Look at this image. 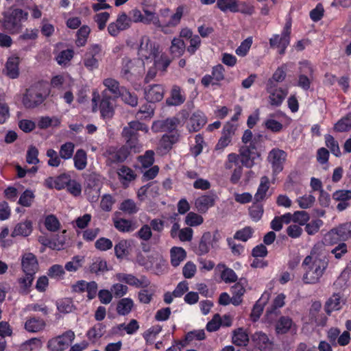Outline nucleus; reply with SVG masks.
I'll list each match as a JSON object with an SVG mask.
<instances>
[{"instance_id": "obj_1", "label": "nucleus", "mask_w": 351, "mask_h": 351, "mask_svg": "<svg viewBox=\"0 0 351 351\" xmlns=\"http://www.w3.org/2000/svg\"><path fill=\"white\" fill-rule=\"evenodd\" d=\"M263 136L258 134L253 136L252 132L247 129L241 138L244 145L240 147L241 163L247 168H252L256 164V160L261 159Z\"/></svg>"}, {"instance_id": "obj_2", "label": "nucleus", "mask_w": 351, "mask_h": 351, "mask_svg": "<svg viewBox=\"0 0 351 351\" xmlns=\"http://www.w3.org/2000/svg\"><path fill=\"white\" fill-rule=\"evenodd\" d=\"M328 265V259L326 256L315 257L307 256L305 257L302 267L305 270L302 280L306 284H316L319 282L325 270Z\"/></svg>"}, {"instance_id": "obj_3", "label": "nucleus", "mask_w": 351, "mask_h": 351, "mask_svg": "<svg viewBox=\"0 0 351 351\" xmlns=\"http://www.w3.org/2000/svg\"><path fill=\"white\" fill-rule=\"evenodd\" d=\"M50 90L42 82H37L27 88L22 103L25 108L33 109L42 104L48 97Z\"/></svg>"}, {"instance_id": "obj_4", "label": "nucleus", "mask_w": 351, "mask_h": 351, "mask_svg": "<svg viewBox=\"0 0 351 351\" xmlns=\"http://www.w3.org/2000/svg\"><path fill=\"white\" fill-rule=\"evenodd\" d=\"M28 12L20 8L12 9L3 14V18L0 19L3 29L11 34H19L22 28V21L27 19Z\"/></svg>"}, {"instance_id": "obj_5", "label": "nucleus", "mask_w": 351, "mask_h": 351, "mask_svg": "<svg viewBox=\"0 0 351 351\" xmlns=\"http://www.w3.org/2000/svg\"><path fill=\"white\" fill-rule=\"evenodd\" d=\"M138 131L147 132L148 128L145 124L138 121H130L122 131V136L125 141V145L129 147L134 153L139 152L141 147L138 139Z\"/></svg>"}, {"instance_id": "obj_6", "label": "nucleus", "mask_w": 351, "mask_h": 351, "mask_svg": "<svg viewBox=\"0 0 351 351\" xmlns=\"http://www.w3.org/2000/svg\"><path fill=\"white\" fill-rule=\"evenodd\" d=\"M138 54L145 60L154 59L155 66L160 62V60H157L160 55L159 46L152 43L147 36L141 37Z\"/></svg>"}, {"instance_id": "obj_7", "label": "nucleus", "mask_w": 351, "mask_h": 351, "mask_svg": "<svg viewBox=\"0 0 351 351\" xmlns=\"http://www.w3.org/2000/svg\"><path fill=\"white\" fill-rule=\"evenodd\" d=\"M220 239V234L217 230L204 232L199 240L196 254L202 256L208 253L210 249L217 247Z\"/></svg>"}, {"instance_id": "obj_8", "label": "nucleus", "mask_w": 351, "mask_h": 351, "mask_svg": "<svg viewBox=\"0 0 351 351\" xmlns=\"http://www.w3.org/2000/svg\"><path fill=\"white\" fill-rule=\"evenodd\" d=\"M75 333L69 330L61 335L50 339L47 347L51 351H62L67 348L75 339Z\"/></svg>"}, {"instance_id": "obj_9", "label": "nucleus", "mask_w": 351, "mask_h": 351, "mask_svg": "<svg viewBox=\"0 0 351 351\" xmlns=\"http://www.w3.org/2000/svg\"><path fill=\"white\" fill-rule=\"evenodd\" d=\"M287 156V154L278 148H274L269 152L267 161L271 165L274 174H278L283 170Z\"/></svg>"}, {"instance_id": "obj_10", "label": "nucleus", "mask_w": 351, "mask_h": 351, "mask_svg": "<svg viewBox=\"0 0 351 351\" xmlns=\"http://www.w3.org/2000/svg\"><path fill=\"white\" fill-rule=\"evenodd\" d=\"M21 267L24 274L35 276L39 269L36 256L30 252L25 253L21 258Z\"/></svg>"}, {"instance_id": "obj_11", "label": "nucleus", "mask_w": 351, "mask_h": 351, "mask_svg": "<svg viewBox=\"0 0 351 351\" xmlns=\"http://www.w3.org/2000/svg\"><path fill=\"white\" fill-rule=\"evenodd\" d=\"M285 295L283 293L278 295L273 301V304L270 308H267L265 313V319L269 324L276 321L280 311L279 308L285 305Z\"/></svg>"}, {"instance_id": "obj_12", "label": "nucleus", "mask_w": 351, "mask_h": 351, "mask_svg": "<svg viewBox=\"0 0 351 351\" xmlns=\"http://www.w3.org/2000/svg\"><path fill=\"white\" fill-rule=\"evenodd\" d=\"M116 278L120 282H124L137 288L147 287L149 285V281L145 276H142L141 279H138L132 274L119 273L116 275Z\"/></svg>"}, {"instance_id": "obj_13", "label": "nucleus", "mask_w": 351, "mask_h": 351, "mask_svg": "<svg viewBox=\"0 0 351 351\" xmlns=\"http://www.w3.org/2000/svg\"><path fill=\"white\" fill-rule=\"evenodd\" d=\"M207 123V118L200 110L194 112L189 118L188 129L190 132H198Z\"/></svg>"}, {"instance_id": "obj_14", "label": "nucleus", "mask_w": 351, "mask_h": 351, "mask_svg": "<svg viewBox=\"0 0 351 351\" xmlns=\"http://www.w3.org/2000/svg\"><path fill=\"white\" fill-rule=\"evenodd\" d=\"M145 98L149 103H155L161 101L164 97L165 90L162 85L154 84L145 88Z\"/></svg>"}, {"instance_id": "obj_15", "label": "nucleus", "mask_w": 351, "mask_h": 351, "mask_svg": "<svg viewBox=\"0 0 351 351\" xmlns=\"http://www.w3.org/2000/svg\"><path fill=\"white\" fill-rule=\"evenodd\" d=\"M216 198L217 195L213 193L202 195L196 199L195 207L199 213H205L209 208L215 205Z\"/></svg>"}, {"instance_id": "obj_16", "label": "nucleus", "mask_w": 351, "mask_h": 351, "mask_svg": "<svg viewBox=\"0 0 351 351\" xmlns=\"http://www.w3.org/2000/svg\"><path fill=\"white\" fill-rule=\"evenodd\" d=\"M180 121L176 117L168 118L154 122L152 128L156 132H173L179 124Z\"/></svg>"}, {"instance_id": "obj_17", "label": "nucleus", "mask_w": 351, "mask_h": 351, "mask_svg": "<svg viewBox=\"0 0 351 351\" xmlns=\"http://www.w3.org/2000/svg\"><path fill=\"white\" fill-rule=\"evenodd\" d=\"M337 235L341 241H346L351 238V221L339 225L338 227L332 229L326 237L331 238Z\"/></svg>"}, {"instance_id": "obj_18", "label": "nucleus", "mask_w": 351, "mask_h": 351, "mask_svg": "<svg viewBox=\"0 0 351 351\" xmlns=\"http://www.w3.org/2000/svg\"><path fill=\"white\" fill-rule=\"evenodd\" d=\"M101 116L104 119H110L114 114V108L110 102V97L106 95L104 90L102 93V99L99 105Z\"/></svg>"}, {"instance_id": "obj_19", "label": "nucleus", "mask_w": 351, "mask_h": 351, "mask_svg": "<svg viewBox=\"0 0 351 351\" xmlns=\"http://www.w3.org/2000/svg\"><path fill=\"white\" fill-rule=\"evenodd\" d=\"M132 152L133 151L130 150L129 147L124 145L117 151L110 152L108 161L110 163L123 162L127 159Z\"/></svg>"}, {"instance_id": "obj_20", "label": "nucleus", "mask_w": 351, "mask_h": 351, "mask_svg": "<svg viewBox=\"0 0 351 351\" xmlns=\"http://www.w3.org/2000/svg\"><path fill=\"white\" fill-rule=\"evenodd\" d=\"M267 90L270 93L269 104L274 106H280L282 101L284 100V99L285 98V97L287 95V90H284L281 88H276V87H275V88H268L267 87Z\"/></svg>"}, {"instance_id": "obj_21", "label": "nucleus", "mask_w": 351, "mask_h": 351, "mask_svg": "<svg viewBox=\"0 0 351 351\" xmlns=\"http://www.w3.org/2000/svg\"><path fill=\"white\" fill-rule=\"evenodd\" d=\"M179 139V134L177 132L170 135L164 134L159 143V149L162 154L167 153L171 148L172 145Z\"/></svg>"}, {"instance_id": "obj_22", "label": "nucleus", "mask_w": 351, "mask_h": 351, "mask_svg": "<svg viewBox=\"0 0 351 351\" xmlns=\"http://www.w3.org/2000/svg\"><path fill=\"white\" fill-rule=\"evenodd\" d=\"M19 58H10L5 64L6 75L11 79H16L19 75Z\"/></svg>"}, {"instance_id": "obj_23", "label": "nucleus", "mask_w": 351, "mask_h": 351, "mask_svg": "<svg viewBox=\"0 0 351 351\" xmlns=\"http://www.w3.org/2000/svg\"><path fill=\"white\" fill-rule=\"evenodd\" d=\"M185 101V97L180 93V88L177 85L172 87L171 97L167 98L166 103L168 106H179Z\"/></svg>"}, {"instance_id": "obj_24", "label": "nucleus", "mask_w": 351, "mask_h": 351, "mask_svg": "<svg viewBox=\"0 0 351 351\" xmlns=\"http://www.w3.org/2000/svg\"><path fill=\"white\" fill-rule=\"evenodd\" d=\"M293 324L292 319L287 316H281L276 321L275 329L278 335H284L288 332Z\"/></svg>"}, {"instance_id": "obj_25", "label": "nucleus", "mask_w": 351, "mask_h": 351, "mask_svg": "<svg viewBox=\"0 0 351 351\" xmlns=\"http://www.w3.org/2000/svg\"><path fill=\"white\" fill-rule=\"evenodd\" d=\"M171 263L173 267H178L186 257V251L180 247H173L170 250Z\"/></svg>"}, {"instance_id": "obj_26", "label": "nucleus", "mask_w": 351, "mask_h": 351, "mask_svg": "<svg viewBox=\"0 0 351 351\" xmlns=\"http://www.w3.org/2000/svg\"><path fill=\"white\" fill-rule=\"evenodd\" d=\"M35 276L25 274V276L18 279L19 285V293L23 295H27L30 292V287L32 285Z\"/></svg>"}, {"instance_id": "obj_27", "label": "nucleus", "mask_w": 351, "mask_h": 351, "mask_svg": "<svg viewBox=\"0 0 351 351\" xmlns=\"http://www.w3.org/2000/svg\"><path fill=\"white\" fill-rule=\"evenodd\" d=\"M133 306V300L129 298H124L117 302V312L118 315L125 316L132 311Z\"/></svg>"}, {"instance_id": "obj_28", "label": "nucleus", "mask_w": 351, "mask_h": 351, "mask_svg": "<svg viewBox=\"0 0 351 351\" xmlns=\"http://www.w3.org/2000/svg\"><path fill=\"white\" fill-rule=\"evenodd\" d=\"M341 302L340 295L334 293L326 302L324 308L326 313L330 315L332 311L339 310L341 308Z\"/></svg>"}, {"instance_id": "obj_29", "label": "nucleus", "mask_w": 351, "mask_h": 351, "mask_svg": "<svg viewBox=\"0 0 351 351\" xmlns=\"http://www.w3.org/2000/svg\"><path fill=\"white\" fill-rule=\"evenodd\" d=\"M104 85L113 95L114 98L119 97L125 88V87L119 86L118 81L112 78H107L104 80Z\"/></svg>"}, {"instance_id": "obj_30", "label": "nucleus", "mask_w": 351, "mask_h": 351, "mask_svg": "<svg viewBox=\"0 0 351 351\" xmlns=\"http://www.w3.org/2000/svg\"><path fill=\"white\" fill-rule=\"evenodd\" d=\"M45 326V322L43 319L32 317L27 319L25 324V328L32 332H36L42 330Z\"/></svg>"}, {"instance_id": "obj_31", "label": "nucleus", "mask_w": 351, "mask_h": 351, "mask_svg": "<svg viewBox=\"0 0 351 351\" xmlns=\"http://www.w3.org/2000/svg\"><path fill=\"white\" fill-rule=\"evenodd\" d=\"M245 289L241 282L236 283L231 288V293L232 297L231 298V303L234 306L239 305L242 302V296L243 295Z\"/></svg>"}, {"instance_id": "obj_32", "label": "nucleus", "mask_w": 351, "mask_h": 351, "mask_svg": "<svg viewBox=\"0 0 351 351\" xmlns=\"http://www.w3.org/2000/svg\"><path fill=\"white\" fill-rule=\"evenodd\" d=\"M249 341V337L246 332L239 328L235 330L232 335V343L238 346H245Z\"/></svg>"}, {"instance_id": "obj_33", "label": "nucleus", "mask_w": 351, "mask_h": 351, "mask_svg": "<svg viewBox=\"0 0 351 351\" xmlns=\"http://www.w3.org/2000/svg\"><path fill=\"white\" fill-rule=\"evenodd\" d=\"M32 231V224L30 221H25L22 223H18L12 232V236L21 235L27 237Z\"/></svg>"}, {"instance_id": "obj_34", "label": "nucleus", "mask_w": 351, "mask_h": 351, "mask_svg": "<svg viewBox=\"0 0 351 351\" xmlns=\"http://www.w3.org/2000/svg\"><path fill=\"white\" fill-rule=\"evenodd\" d=\"M74 166L77 170H83L87 165V155L86 152L80 149L75 152L73 157Z\"/></svg>"}, {"instance_id": "obj_35", "label": "nucleus", "mask_w": 351, "mask_h": 351, "mask_svg": "<svg viewBox=\"0 0 351 351\" xmlns=\"http://www.w3.org/2000/svg\"><path fill=\"white\" fill-rule=\"evenodd\" d=\"M269 189V178L267 176H263L261 179V183L258 190L254 195V199L256 202H259L264 199L266 193Z\"/></svg>"}, {"instance_id": "obj_36", "label": "nucleus", "mask_w": 351, "mask_h": 351, "mask_svg": "<svg viewBox=\"0 0 351 351\" xmlns=\"http://www.w3.org/2000/svg\"><path fill=\"white\" fill-rule=\"evenodd\" d=\"M186 46L184 42L180 38H174L171 41L170 51L176 57L182 56L185 50Z\"/></svg>"}, {"instance_id": "obj_37", "label": "nucleus", "mask_w": 351, "mask_h": 351, "mask_svg": "<svg viewBox=\"0 0 351 351\" xmlns=\"http://www.w3.org/2000/svg\"><path fill=\"white\" fill-rule=\"evenodd\" d=\"M252 340L260 350H265L271 344L267 335L262 332H257L252 336Z\"/></svg>"}, {"instance_id": "obj_38", "label": "nucleus", "mask_w": 351, "mask_h": 351, "mask_svg": "<svg viewBox=\"0 0 351 351\" xmlns=\"http://www.w3.org/2000/svg\"><path fill=\"white\" fill-rule=\"evenodd\" d=\"M217 6L222 12L229 10L232 12H237L239 11L237 0H217Z\"/></svg>"}, {"instance_id": "obj_39", "label": "nucleus", "mask_w": 351, "mask_h": 351, "mask_svg": "<svg viewBox=\"0 0 351 351\" xmlns=\"http://www.w3.org/2000/svg\"><path fill=\"white\" fill-rule=\"evenodd\" d=\"M106 332V325L102 323H97L87 332V337L89 339H97L101 337Z\"/></svg>"}, {"instance_id": "obj_40", "label": "nucleus", "mask_w": 351, "mask_h": 351, "mask_svg": "<svg viewBox=\"0 0 351 351\" xmlns=\"http://www.w3.org/2000/svg\"><path fill=\"white\" fill-rule=\"evenodd\" d=\"M286 77V72L282 67H278L272 75V77L269 79L267 83L268 88L276 87V82H282Z\"/></svg>"}, {"instance_id": "obj_41", "label": "nucleus", "mask_w": 351, "mask_h": 351, "mask_svg": "<svg viewBox=\"0 0 351 351\" xmlns=\"http://www.w3.org/2000/svg\"><path fill=\"white\" fill-rule=\"evenodd\" d=\"M334 129L339 132H347L351 130V112L338 121L335 125Z\"/></svg>"}, {"instance_id": "obj_42", "label": "nucleus", "mask_w": 351, "mask_h": 351, "mask_svg": "<svg viewBox=\"0 0 351 351\" xmlns=\"http://www.w3.org/2000/svg\"><path fill=\"white\" fill-rule=\"evenodd\" d=\"M107 263L106 261L97 258L90 265V271L97 275L108 271Z\"/></svg>"}, {"instance_id": "obj_43", "label": "nucleus", "mask_w": 351, "mask_h": 351, "mask_svg": "<svg viewBox=\"0 0 351 351\" xmlns=\"http://www.w3.org/2000/svg\"><path fill=\"white\" fill-rule=\"evenodd\" d=\"M114 226L118 230L123 232H132L135 229L132 221L125 219H114Z\"/></svg>"}, {"instance_id": "obj_44", "label": "nucleus", "mask_w": 351, "mask_h": 351, "mask_svg": "<svg viewBox=\"0 0 351 351\" xmlns=\"http://www.w3.org/2000/svg\"><path fill=\"white\" fill-rule=\"evenodd\" d=\"M130 243L127 240H121L114 246V254L117 258L122 259L128 254Z\"/></svg>"}, {"instance_id": "obj_45", "label": "nucleus", "mask_w": 351, "mask_h": 351, "mask_svg": "<svg viewBox=\"0 0 351 351\" xmlns=\"http://www.w3.org/2000/svg\"><path fill=\"white\" fill-rule=\"evenodd\" d=\"M90 32V28L86 25H84L78 29L77 32V38L75 41L77 47H82L86 45Z\"/></svg>"}, {"instance_id": "obj_46", "label": "nucleus", "mask_w": 351, "mask_h": 351, "mask_svg": "<svg viewBox=\"0 0 351 351\" xmlns=\"http://www.w3.org/2000/svg\"><path fill=\"white\" fill-rule=\"evenodd\" d=\"M119 209L128 215H133L138 211L136 203L131 199L124 200L120 205Z\"/></svg>"}, {"instance_id": "obj_47", "label": "nucleus", "mask_w": 351, "mask_h": 351, "mask_svg": "<svg viewBox=\"0 0 351 351\" xmlns=\"http://www.w3.org/2000/svg\"><path fill=\"white\" fill-rule=\"evenodd\" d=\"M325 141L326 146L330 149L332 154H334L337 157L341 156V154L339 144L337 141L335 140L332 136H331L330 134H326L325 136Z\"/></svg>"}, {"instance_id": "obj_48", "label": "nucleus", "mask_w": 351, "mask_h": 351, "mask_svg": "<svg viewBox=\"0 0 351 351\" xmlns=\"http://www.w3.org/2000/svg\"><path fill=\"white\" fill-rule=\"evenodd\" d=\"M122 100L127 104L132 107H135L138 105V97L135 93H132L125 88L120 95Z\"/></svg>"}, {"instance_id": "obj_49", "label": "nucleus", "mask_w": 351, "mask_h": 351, "mask_svg": "<svg viewBox=\"0 0 351 351\" xmlns=\"http://www.w3.org/2000/svg\"><path fill=\"white\" fill-rule=\"evenodd\" d=\"M74 147L75 145L71 142L62 145L59 152L60 156L64 160L71 158L73 154Z\"/></svg>"}, {"instance_id": "obj_50", "label": "nucleus", "mask_w": 351, "mask_h": 351, "mask_svg": "<svg viewBox=\"0 0 351 351\" xmlns=\"http://www.w3.org/2000/svg\"><path fill=\"white\" fill-rule=\"evenodd\" d=\"M223 267L224 269L221 272V277L226 282H234L237 280V276L233 269L226 267L225 265H218V267Z\"/></svg>"}, {"instance_id": "obj_51", "label": "nucleus", "mask_w": 351, "mask_h": 351, "mask_svg": "<svg viewBox=\"0 0 351 351\" xmlns=\"http://www.w3.org/2000/svg\"><path fill=\"white\" fill-rule=\"evenodd\" d=\"M269 44L271 47H277L280 49V54L285 53L286 48L289 45V43H287L283 45L282 34H281L280 37L278 34L274 35V36L269 39Z\"/></svg>"}, {"instance_id": "obj_52", "label": "nucleus", "mask_w": 351, "mask_h": 351, "mask_svg": "<svg viewBox=\"0 0 351 351\" xmlns=\"http://www.w3.org/2000/svg\"><path fill=\"white\" fill-rule=\"evenodd\" d=\"M57 308L58 311L62 313H69L72 312L75 308L73 302L70 298H64V300L58 302Z\"/></svg>"}, {"instance_id": "obj_53", "label": "nucleus", "mask_w": 351, "mask_h": 351, "mask_svg": "<svg viewBox=\"0 0 351 351\" xmlns=\"http://www.w3.org/2000/svg\"><path fill=\"white\" fill-rule=\"evenodd\" d=\"M249 212L252 219L255 221H258L261 219L263 213V205L256 202L250 206Z\"/></svg>"}, {"instance_id": "obj_54", "label": "nucleus", "mask_w": 351, "mask_h": 351, "mask_svg": "<svg viewBox=\"0 0 351 351\" xmlns=\"http://www.w3.org/2000/svg\"><path fill=\"white\" fill-rule=\"evenodd\" d=\"M117 173L121 179L128 182L134 180L136 176L132 169L124 165L119 169Z\"/></svg>"}, {"instance_id": "obj_55", "label": "nucleus", "mask_w": 351, "mask_h": 351, "mask_svg": "<svg viewBox=\"0 0 351 351\" xmlns=\"http://www.w3.org/2000/svg\"><path fill=\"white\" fill-rule=\"evenodd\" d=\"M252 234L253 229L250 226H247L237 231L234 235V239L245 242L252 237Z\"/></svg>"}, {"instance_id": "obj_56", "label": "nucleus", "mask_w": 351, "mask_h": 351, "mask_svg": "<svg viewBox=\"0 0 351 351\" xmlns=\"http://www.w3.org/2000/svg\"><path fill=\"white\" fill-rule=\"evenodd\" d=\"M45 226L48 230L56 232L60 228V223L56 216L50 215L46 217Z\"/></svg>"}, {"instance_id": "obj_57", "label": "nucleus", "mask_w": 351, "mask_h": 351, "mask_svg": "<svg viewBox=\"0 0 351 351\" xmlns=\"http://www.w3.org/2000/svg\"><path fill=\"white\" fill-rule=\"evenodd\" d=\"M134 65V61L129 58H124L123 60V66L121 71V75L123 77L129 80L132 74L131 70Z\"/></svg>"}, {"instance_id": "obj_58", "label": "nucleus", "mask_w": 351, "mask_h": 351, "mask_svg": "<svg viewBox=\"0 0 351 351\" xmlns=\"http://www.w3.org/2000/svg\"><path fill=\"white\" fill-rule=\"evenodd\" d=\"M154 152L152 150H147L145 152L143 156L138 157V160L141 162L142 166L145 168L151 167L154 162Z\"/></svg>"}, {"instance_id": "obj_59", "label": "nucleus", "mask_w": 351, "mask_h": 351, "mask_svg": "<svg viewBox=\"0 0 351 351\" xmlns=\"http://www.w3.org/2000/svg\"><path fill=\"white\" fill-rule=\"evenodd\" d=\"M184 12V8L182 6H178L176 9V12L173 14L169 21L166 23L167 27H175L178 25L182 17Z\"/></svg>"}, {"instance_id": "obj_60", "label": "nucleus", "mask_w": 351, "mask_h": 351, "mask_svg": "<svg viewBox=\"0 0 351 351\" xmlns=\"http://www.w3.org/2000/svg\"><path fill=\"white\" fill-rule=\"evenodd\" d=\"M34 198V193L31 190L27 189L21 194L19 199V204L29 207L32 205Z\"/></svg>"}, {"instance_id": "obj_61", "label": "nucleus", "mask_w": 351, "mask_h": 351, "mask_svg": "<svg viewBox=\"0 0 351 351\" xmlns=\"http://www.w3.org/2000/svg\"><path fill=\"white\" fill-rule=\"evenodd\" d=\"M83 260L84 257L75 256L73 257L71 261L66 263L65 269L68 271H76L79 268L82 267V262Z\"/></svg>"}, {"instance_id": "obj_62", "label": "nucleus", "mask_w": 351, "mask_h": 351, "mask_svg": "<svg viewBox=\"0 0 351 351\" xmlns=\"http://www.w3.org/2000/svg\"><path fill=\"white\" fill-rule=\"evenodd\" d=\"M202 222V217L193 212L189 213L185 218V223L190 226H198Z\"/></svg>"}, {"instance_id": "obj_63", "label": "nucleus", "mask_w": 351, "mask_h": 351, "mask_svg": "<svg viewBox=\"0 0 351 351\" xmlns=\"http://www.w3.org/2000/svg\"><path fill=\"white\" fill-rule=\"evenodd\" d=\"M70 176L66 173L61 174L54 180V187L58 190L64 189L70 182Z\"/></svg>"}, {"instance_id": "obj_64", "label": "nucleus", "mask_w": 351, "mask_h": 351, "mask_svg": "<svg viewBox=\"0 0 351 351\" xmlns=\"http://www.w3.org/2000/svg\"><path fill=\"white\" fill-rule=\"evenodd\" d=\"M252 44V38L248 37L244 40L240 46L236 49V53L240 56H246Z\"/></svg>"}]
</instances>
